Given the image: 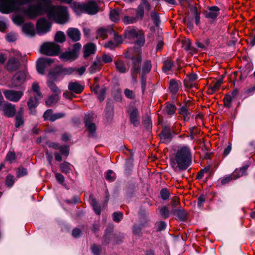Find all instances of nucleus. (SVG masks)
Wrapping results in <instances>:
<instances>
[{"instance_id":"f704fd0d","label":"nucleus","mask_w":255,"mask_h":255,"mask_svg":"<svg viewBox=\"0 0 255 255\" xmlns=\"http://www.w3.org/2000/svg\"><path fill=\"white\" fill-rule=\"evenodd\" d=\"M23 114V110L21 109L20 110V114L17 115L15 117V127L16 128L19 127L23 123V121L22 118V115Z\"/></svg>"},{"instance_id":"680f3d73","label":"nucleus","mask_w":255,"mask_h":255,"mask_svg":"<svg viewBox=\"0 0 255 255\" xmlns=\"http://www.w3.org/2000/svg\"><path fill=\"white\" fill-rule=\"evenodd\" d=\"M114 41L117 46L118 44L122 43L123 37L121 35H119L117 34H115L114 37Z\"/></svg>"},{"instance_id":"423d86ee","label":"nucleus","mask_w":255,"mask_h":255,"mask_svg":"<svg viewBox=\"0 0 255 255\" xmlns=\"http://www.w3.org/2000/svg\"><path fill=\"white\" fill-rule=\"evenodd\" d=\"M40 51L42 54L54 56L58 53L60 51V47L54 43L46 42L41 46Z\"/></svg>"},{"instance_id":"dca6fc26","label":"nucleus","mask_w":255,"mask_h":255,"mask_svg":"<svg viewBox=\"0 0 255 255\" xmlns=\"http://www.w3.org/2000/svg\"><path fill=\"white\" fill-rule=\"evenodd\" d=\"M38 96H34V97H30L27 102V106L30 111V114L32 115H35L36 110L35 108L37 107L39 104L38 100L40 99Z\"/></svg>"},{"instance_id":"20e7f679","label":"nucleus","mask_w":255,"mask_h":255,"mask_svg":"<svg viewBox=\"0 0 255 255\" xmlns=\"http://www.w3.org/2000/svg\"><path fill=\"white\" fill-rule=\"evenodd\" d=\"M124 35L128 39L134 40L136 44L140 47L145 43L143 31L133 27H128L125 30Z\"/></svg>"},{"instance_id":"bb28decb","label":"nucleus","mask_w":255,"mask_h":255,"mask_svg":"<svg viewBox=\"0 0 255 255\" xmlns=\"http://www.w3.org/2000/svg\"><path fill=\"white\" fill-rule=\"evenodd\" d=\"M59 100L58 95H53L48 97L45 101V104L48 107H51L53 105L55 104Z\"/></svg>"},{"instance_id":"8fccbe9b","label":"nucleus","mask_w":255,"mask_h":255,"mask_svg":"<svg viewBox=\"0 0 255 255\" xmlns=\"http://www.w3.org/2000/svg\"><path fill=\"white\" fill-rule=\"evenodd\" d=\"M160 215L164 218H166L169 216V211L168 208L164 206L160 210Z\"/></svg>"},{"instance_id":"4d7b16f0","label":"nucleus","mask_w":255,"mask_h":255,"mask_svg":"<svg viewBox=\"0 0 255 255\" xmlns=\"http://www.w3.org/2000/svg\"><path fill=\"white\" fill-rule=\"evenodd\" d=\"M210 169V167H206L204 169H202L198 174L197 178L200 179L202 178L204 174L209 171Z\"/></svg>"},{"instance_id":"bf43d9fd","label":"nucleus","mask_w":255,"mask_h":255,"mask_svg":"<svg viewBox=\"0 0 255 255\" xmlns=\"http://www.w3.org/2000/svg\"><path fill=\"white\" fill-rule=\"evenodd\" d=\"M140 6L148 11L150 9V5L147 0H141V2Z\"/></svg>"},{"instance_id":"0eeeda50","label":"nucleus","mask_w":255,"mask_h":255,"mask_svg":"<svg viewBox=\"0 0 255 255\" xmlns=\"http://www.w3.org/2000/svg\"><path fill=\"white\" fill-rule=\"evenodd\" d=\"M51 23L45 18L39 19L36 23V30L38 34H44L50 31Z\"/></svg>"},{"instance_id":"e433bc0d","label":"nucleus","mask_w":255,"mask_h":255,"mask_svg":"<svg viewBox=\"0 0 255 255\" xmlns=\"http://www.w3.org/2000/svg\"><path fill=\"white\" fill-rule=\"evenodd\" d=\"M32 90L35 92V94L34 96H38L39 98H42V95L40 92V88L39 85L37 83L34 82L32 85Z\"/></svg>"},{"instance_id":"338daca9","label":"nucleus","mask_w":255,"mask_h":255,"mask_svg":"<svg viewBox=\"0 0 255 255\" xmlns=\"http://www.w3.org/2000/svg\"><path fill=\"white\" fill-rule=\"evenodd\" d=\"M180 204L179 200L178 197L174 196L171 201L172 209H176V207Z\"/></svg>"},{"instance_id":"6ab92c4d","label":"nucleus","mask_w":255,"mask_h":255,"mask_svg":"<svg viewBox=\"0 0 255 255\" xmlns=\"http://www.w3.org/2000/svg\"><path fill=\"white\" fill-rule=\"evenodd\" d=\"M67 34L74 41H78L80 39V32L77 28H69L67 31Z\"/></svg>"},{"instance_id":"69168bd1","label":"nucleus","mask_w":255,"mask_h":255,"mask_svg":"<svg viewBox=\"0 0 255 255\" xmlns=\"http://www.w3.org/2000/svg\"><path fill=\"white\" fill-rule=\"evenodd\" d=\"M151 17L154 21V23L157 25L159 22V17L158 13L155 12H152L151 14Z\"/></svg>"},{"instance_id":"774afa93","label":"nucleus","mask_w":255,"mask_h":255,"mask_svg":"<svg viewBox=\"0 0 255 255\" xmlns=\"http://www.w3.org/2000/svg\"><path fill=\"white\" fill-rule=\"evenodd\" d=\"M106 93V90L104 89H102L100 91V92L98 93V98L100 102L104 101L105 99V95Z\"/></svg>"},{"instance_id":"39448f33","label":"nucleus","mask_w":255,"mask_h":255,"mask_svg":"<svg viewBox=\"0 0 255 255\" xmlns=\"http://www.w3.org/2000/svg\"><path fill=\"white\" fill-rule=\"evenodd\" d=\"M247 167H243L240 169H236L234 172L230 175H226L225 176L221 178L218 180V183L221 185H224L233 179H237L241 176H243L246 174Z\"/></svg>"},{"instance_id":"2eb2a0df","label":"nucleus","mask_w":255,"mask_h":255,"mask_svg":"<svg viewBox=\"0 0 255 255\" xmlns=\"http://www.w3.org/2000/svg\"><path fill=\"white\" fill-rule=\"evenodd\" d=\"M220 8L217 6H210L204 12L205 16L212 20L216 19L219 14Z\"/></svg>"},{"instance_id":"09e8293b","label":"nucleus","mask_w":255,"mask_h":255,"mask_svg":"<svg viewBox=\"0 0 255 255\" xmlns=\"http://www.w3.org/2000/svg\"><path fill=\"white\" fill-rule=\"evenodd\" d=\"M14 23L17 25H20L24 22L23 18L20 15H15L12 18Z\"/></svg>"},{"instance_id":"473e14b6","label":"nucleus","mask_w":255,"mask_h":255,"mask_svg":"<svg viewBox=\"0 0 255 255\" xmlns=\"http://www.w3.org/2000/svg\"><path fill=\"white\" fill-rule=\"evenodd\" d=\"M137 20V18L134 16H129L128 15L125 16L123 19L122 21L125 24H129L135 23Z\"/></svg>"},{"instance_id":"864d4df0","label":"nucleus","mask_w":255,"mask_h":255,"mask_svg":"<svg viewBox=\"0 0 255 255\" xmlns=\"http://www.w3.org/2000/svg\"><path fill=\"white\" fill-rule=\"evenodd\" d=\"M53 116V111L51 109H49L46 110L44 114L43 118L45 120H49L50 121L51 117Z\"/></svg>"},{"instance_id":"393cba45","label":"nucleus","mask_w":255,"mask_h":255,"mask_svg":"<svg viewBox=\"0 0 255 255\" xmlns=\"http://www.w3.org/2000/svg\"><path fill=\"white\" fill-rule=\"evenodd\" d=\"M95 49V45L90 43L84 46V56L85 58L89 57L91 54H93Z\"/></svg>"},{"instance_id":"6e6552de","label":"nucleus","mask_w":255,"mask_h":255,"mask_svg":"<svg viewBox=\"0 0 255 255\" xmlns=\"http://www.w3.org/2000/svg\"><path fill=\"white\" fill-rule=\"evenodd\" d=\"M94 115L93 114H88L85 115V124L86 129L89 132V136H94L96 131V126L93 123Z\"/></svg>"},{"instance_id":"f3484780","label":"nucleus","mask_w":255,"mask_h":255,"mask_svg":"<svg viewBox=\"0 0 255 255\" xmlns=\"http://www.w3.org/2000/svg\"><path fill=\"white\" fill-rule=\"evenodd\" d=\"M78 57L75 51H72L71 50L65 51L61 53L60 55V59L63 61H73L75 60Z\"/></svg>"},{"instance_id":"e2e57ef3","label":"nucleus","mask_w":255,"mask_h":255,"mask_svg":"<svg viewBox=\"0 0 255 255\" xmlns=\"http://www.w3.org/2000/svg\"><path fill=\"white\" fill-rule=\"evenodd\" d=\"M64 114L61 113L53 114V116L51 117L50 121L53 122L57 119L63 118L64 117Z\"/></svg>"},{"instance_id":"f03ea898","label":"nucleus","mask_w":255,"mask_h":255,"mask_svg":"<svg viewBox=\"0 0 255 255\" xmlns=\"http://www.w3.org/2000/svg\"><path fill=\"white\" fill-rule=\"evenodd\" d=\"M128 56L132 60L131 76L134 82H136V74L140 71L141 57L139 48H130L128 51Z\"/></svg>"},{"instance_id":"79ce46f5","label":"nucleus","mask_w":255,"mask_h":255,"mask_svg":"<svg viewBox=\"0 0 255 255\" xmlns=\"http://www.w3.org/2000/svg\"><path fill=\"white\" fill-rule=\"evenodd\" d=\"M17 34L14 32L8 33L5 35L6 40L10 42L15 41L17 39Z\"/></svg>"},{"instance_id":"412c9836","label":"nucleus","mask_w":255,"mask_h":255,"mask_svg":"<svg viewBox=\"0 0 255 255\" xmlns=\"http://www.w3.org/2000/svg\"><path fill=\"white\" fill-rule=\"evenodd\" d=\"M22 31L28 35L33 36L35 32L33 25L31 23H26L23 24L22 27Z\"/></svg>"},{"instance_id":"a19ab883","label":"nucleus","mask_w":255,"mask_h":255,"mask_svg":"<svg viewBox=\"0 0 255 255\" xmlns=\"http://www.w3.org/2000/svg\"><path fill=\"white\" fill-rule=\"evenodd\" d=\"M91 204L95 213L97 215H100L101 213V208L100 206L98 205L96 200L93 199L91 201Z\"/></svg>"},{"instance_id":"49530a36","label":"nucleus","mask_w":255,"mask_h":255,"mask_svg":"<svg viewBox=\"0 0 255 255\" xmlns=\"http://www.w3.org/2000/svg\"><path fill=\"white\" fill-rule=\"evenodd\" d=\"M123 218V214L120 212H116L113 214V220L116 222H120Z\"/></svg>"},{"instance_id":"6e6d98bb","label":"nucleus","mask_w":255,"mask_h":255,"mask_svg":"<svg viewBox=\"0 0 255 255\" xmlns=\"http://www.w3.org/2000/svg\"><path fill=\"white\" fill-rule=\"evenodd\" d=\"M133 233L135 236H140L141 235V227L137 225L134 226L133 227Z\"/></svg>"},{"instance_id":"b1692460","label":"nucleus","mask_w":255,"mask_h":255,"mask_svg":"<svg viewBox=\"0 0 255 255\" xmlns=\"http://www.w3.org/2000/svg\"><path fill=\"white\" fill-rule=\"evenodd\" d=\"M160 136L163 142H169L172 138L170 129L167 128H164L160 133Z\"/></svg>"},{"instance_id":"ea45409f","label":"nucleus","mask_w":255,"mask_h":255,"mask_svg":"<svg viewBox=\"0 0 255 255\" xmlns=\"http://www.w3.org/2000/svg\"><path fill=\"white\" fill-rule=\"evenodd\" d=\"M176 110L175 106L173 104H168L165 107V111L169 115H173L175 114Z\"/></svg>"},{"instance_id":"c756f323","label":"nucleus","mask_w":255,"mask_h":255,"mask_svg":"<svg viewBox=\"0 0 255 255\" xmlns=\"http://www.w3.org/2000/svg\"><path fill=\"white\" fill-rule=\"evenodd\" d=\"M47 86L50 88L51 91L55 93L54 95H58L59 94H60L61 90L53 82L48 81Z\"/></svg>"},{"instance_id":"2f4dec72","label":"nucleus","mask_w":255,"mask_h":255,"mask_svg":"<svg viewBox=\"0 0 255 255\" xmlns=\"http://www.w3.org/2000/svg\"><path fill=\"white\" fill-rule=\"evenodd\" d=\"M71 165L67 162H64L60 164L61 171L64 173H68L71 170Z\"/></svg>"},{"instance_id":"a211bd4d","label":"nucleus","mask_w":255,"mask_h":255,"mask_svg":"<svg viewBox=\"0 0 255 255\" xmlns=\"http://www.w3.org/2000/svg\"><path fill=\"white\" fill-rule=\"evenodd\" d=\"M68 89L76 94L81 93L84 90V87L77 82H71L68 85Z\"/></svg>"},{"instance_id":"a18cd8bd","label":"nucleus","mask_w":255,"mask_h":255,"mask_svg":"<svg viewBox=\"0 0 255 255\" xmlns=\"http://www.w3.org/2000/svg\"><path fill=\"white\" fill-rule=\"evenodd\" d=\"M172 66V62L170 60H166L164 62V65L162 67V69L165 72H167L171 69Z\"/></svg>"},{"instance_id":"052dcab7","label":"nucleus","mask_w":255,"mask_h":255,"mask_svg":"<svg viewBox=\"0 0 255 255\" xmlns=\"http://www.w3.org/2000/svg\"><path fill=\"white\" fill-rule=\"evenodd\" d=\"M15 157V155L14 152H9L6 155V160L11 163L14 160Z\"/></svg>"},{"instance_id":"c9c22d12","label":"nucleus","mask_w":255,"mask_h":255,"mask_svg":"<svg viewBox=\"0 0 255 255\" xmlns=\"http://www.w3.org/2000/svg\"><path fill=\"white\" fill-rule=\"evenodd\" d=\"M151 68V63L150 61L147 60L146 61L143 65L142 70V74H146L149 73Z\"/></svg>"},{"instance_id":"a878e982","label":"nucleus","mask_w":255,"mask_h":255,"mask_svg":"<svg viewBox=\"0 0 255 255\" xmlns=\"http://www.w3.org/2000/svg\"><path fill=\"white\" fill-rule=\"evenodd\" d=\"M172 213L176 215L181 220H184L186 218V214L184 210L181 208L180 209H172Z\"/></svg>"},{"instance_id":"1a4fd4ad","label":"nucleus","mask_w":255,"mask_h":255,"mask_svg":"<svg viewBox=\"0 0 255 255\" xmlns=\"http://www.w3.org/2000/svg\"><path fill=\"white\" fill-rule=\"evenodd\" d=\"M3 93L7 100L13 102L19 101L23 95V92L20 91L6 90Z\"/></svg>"},{"instance_id":"7c9ffc66","label":"nucleus","mask_w":255,"mask_h":255,"mask_svg":"<svg viewBox=\"0 0 255 255\" xmlns=\"http://www.w3.org/2000/svg\"><path fill=\"white\" fill-rule=\"evenodd\" d=\"M110 18L113 22H117L120 20V11L113 9L110 12Z\"/></svg>"},{"instance_id":"58836bf2","label":"nucleus","mask_w":255,"mask_h":255,"mask_svg":"<svg viewBox=\"0 0 255 255\" xmlns=\"http://www.w3.org/2000/svg\"><path fill=\"white\" fill-rule=\"evenodd\" d=\"M107 29L103 28H100L97 32V37L105 39L107 37Z\"/></svg>"},{"instance_id":"72a5a7b5","label":"nucleus","mask_w":255,"mask_h":255,"mask_svg":"<svg viewBox=\"0 0 255 255\" xmlns=\"http://www.w3.org/2000/svg\"><path fill=\"white\" fill-rule=\"evenodd\" d=\"M55 40L59 43H62L65 40V35L63 32L59 31L55 35Z\"/></svg>"},{"instance_id":"5fc2aeb1","label":"nucleus","mask_w":255,"mask_h":255,"mask_svg":"<svg viewBox=\"0 0 255 255\" xmlns=\"http://www.w3.org/2000/svg\"><path fill=\"white\" fill-rule=\"evenodd\" d=\"M106 179L109 181H113L115 179V176L113 171L112 170H109L106 174Z\"/></svg>"},{"instance_id":"4468645a","label":"nucleus","mask_w":255,"mask_h":255,"mask_svg":"<svg viewBox=\"0 0 255 255\" xmlns=\"http://www.w3.org/2000/svg\"><path fill=\"white\" fill-rule=\"evenodd\" d=\"M82 7L85 11L89 14H96L99 10L97 4L93 0L87 2L83 5Z\"/></svg>"},{"instance_id":"9d476101","label":"nucleus","mask_w":255,"mask_h":255,"mask_svg":"<svg viewBox=\"0 0 255 255\" xmlns=\"http://www.w3.org/2000/svg\"><path fill=\"white\" fill-rule=\"evenodd\" d=\"M26 72L25 71H19L16 72L11 79V85L13 87L20 86L25 81Z\"/></svg>"},{"instance_id":"13d9d810","label":"nucleus","mask_w":255,"mask_h":255,"mask_svg":"<svg viewBox=\"0 0 255 255\" xmlns=\"http://www.w3.org/2000/svg\"><path fill=\"white\" fill-rule=\"evenodd\" d=\"M125 96L129 99H132L134 98V94L132 90L126 89L124 91Z\"/></svg>"},{"instance_id":"de8ad7c7","label":"nucleus","mask_w":255,"mask_h":255,"mask_svg":"<svg viewBox=\"0 0 255 255\" xmlns=\"http://www.w3.org/2000/svg\"><path fill=\"white\" fill-rule=\"evenodd\" d=\"M160 195L162 199L167 200L169 197V192L167 189H162L160 191Z\"/></svg>"},{"instance_id":"aec40b11","label":"nucleus","mask_w":255,"mask_h":255,"mask_svg":"<svg viewBox=\"0 0 255 255\" xmlns=\"http://www.w3.org/2000/svg\"><path fill=\"white\" fill-rule=\"evenodd\" d=\"M20 65L19 61L15 58H10L6 65L7 69L9 71H14L17 69Z\"/></svg>"},{"instance_id":"ddd939ff","label":"nucleus","mask_w":255,"mask_h":255,"mask_svg":"<svg viewBox=\"0 0 255 255\" xmlns=\"http://www.w3.org/2000/svg\"><path fill=\"white\" fill-rule=\"evenodd\" d=\"M53 62V60L50 58L39 59L36 64V68L38 73L43 74L46 65H50Z\"/></svg>"},{"instance_id":"c03bdc74","label":"nucleus","mask_w":255,"mask_h":255,"mask_svg":"<svg viewBox=\"0 0 255 255\" xmlns=\"http://www.w3.org/2000/svg\"><path fill=\"white\" fill-rule=\"evenodd\" d=\"M234 100L230 96L226 95L224 98V106L227 108H230L232 106V102Z\"/></svg>"},{"instance_id":"4be33fe9","label":"nucleus","mask_w":255,"mask_h":255,"mask_svg":"<svg viewBox=\"0 0 255 255\" xmlns=\"http://www.w3.org/2000/svg\"><path fill=\"white\" fill-rule=\"evenodd\" d=\"M181 83L175 79H171L169 82V89L171 93L175 94L179 89Z\"/></svg>"},{"instance_id":"7ed1b4c3","label":"nucleus","mask_w":255,"mask_h":255,"mask_svg":"<svg viewBox=\"0 0 255 255\" xmlns=\"http://www.w3.org/2000/svg\"><path fill=\"white\" fill-rule=\"evenodd\" d=\"M31 0H0V11L8 13L13 11L18 10L20 7L29 3Z\"/></svg>"},{"instance_id":"cd10ccee","label":"nucleus","mask_w":255,"mask_h":255,"mask_svg":"<svg viewBox=\"0 0 255 255\" xmlns=\"http://www.w3.org/2000/svg\"><path fill=\"white\" fill-rule=\"evenodd\" d=\"M115 65L116 69L120 73H125L128 71L124 62L121 60H117L115 62Z\"/></svg>"},{"instance_id":"603ef678","label":"nucleus","mask_w":255,"mask_h":255,"mask_svg":"<svg viewBox=\"0 0 255 255\" xmlns=\"http://www.w3.org/2000/svg\"><path fill=\"white\" fill-rule=\"evenodd\" d=\"M14 183L13 176L11 175H8L6 177L5 184L6 185L10 187Z\"/></svg>"},{"instance_id":"0e129e2a","label":"nucleus","mask_w":255,"mask_h":255,"mask_svg":"<svg viewBox=\"0 0 255 255\" xmlns=\"http://www.w3.org/2000/svg\"><path fill=\"white\" fill-rule=\"evenodd\" d=\"M17 174L18 177L23 176L27 174V170L23 167H19L18 168Z\"/></svg>"},{"instance_id":"3c124183","label":"nucleus","mask_w":255,"mask_h":255,"mask_svg":"<svg viewBox=\"0 0 255 255\" xmlns=\"http://www.w3.org/2000/svg\"><path fill=\"white\" fill-rule=\"evenodd\" d=\"M59 149L62 155L66 157L68 155L69 149L68 146H60Z\"/></svg>"},{"instance_id":"37998d69","label":"nucleus","mask_w":255,"mask_h":255,"mask_svg":"<svg viewBox=\"0 0 255 255\" xmlns=\"http://www.w3.org/2000/svg\"><path fill=\"white\" fill-rule=\"evenodd\" d=\"M191 42L190 39H185L182 41V46L186 51L191 50Z\"/></svg>"},{"instance_id":"f8f14e48","label":"nucleus","mask_w":255,"mask_h":255,"mask_svg":"<svg viewBox=\"0 0 255 255\" xmlns=\"http://www.w3.org/2000/svg\"><path fill=\"white\" fill-rule=\"evenodd\" d=\"M76 68L73 67H63L61 66H56L53 70V74L55 76H65L70 75L75 72Z\"/></svg>"},{"instance_id":"c85d7f7f","label":"nucleus","mask_w":255,"mask_h":255,"mask_svg":"<svg viewBox=\"0 0 255 255\" xmlns=\"http://www.w3.org/2000/svg\"><path fill=\"white\" fill-rule=\"evenodd\" d=\"M101 66V61L99 60L94 61L89 68V71L91 73H94L100 70Z\"/></svg>"},{"instance_id":"f257e3e1","label":"nucleus","mask_w":255,"mask_h":255,"mask_svg":"<svg viewBox=\"0 0 255 255\" xmlns=\"http://www.w3.org/2000/svg\"><path fill=\"white\" fill-rule=\"evenodd\" d=\"M191 163V154L190 149L184 146L177 150L174 160L171 165L174 171L186 170Z\"/></svg>"},{"instance_id":"4c0bfd02","label":"nucleus","mask_w":255,"mask_h":255,"mask_svg":"<svg viewBox=\"0 0 255 255\" xmlns=\"http://www.w3.org/2000/svg\"><path fill=\"white\" fill-rule=\"evenodd\" d=\"M223 80L222 79H220L218 80L213 85H210V87L212 91V92H215L217 90L220 89L221 84L223 83Z\"/></svg>"},{"instance_id":"9b49d317","label":"nucleus","mask_w":255,"mask_h":255,"mask_svg":"<svg viewBox=\"0 0 255 255\" xmlns=\"http://www.w3.org/2000/svg\"><path fill=\"white\" fill-rule=\"evenodd\" d=\"M0 110L2 111L4 115L7 117H13L15 113L14 106L5 103L3 99L0 102Z\"/></svg>"},{"instance_id":"5701e85b","label":"nucleus","mask_w":255,"mask_h":255,"mask_svg":"<svg viewBox=\"0 0 255 255\" xmlns=\"http://www.w3.org/2000/svg\"><path fill=\"white\" fill-rule=\"evenodd\" d=\"M139 120L138 111L137 109H133L130 115V122L134 126H137L139 124Z\"/></svg>"}]
</instances>
